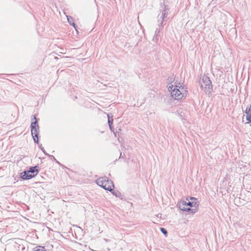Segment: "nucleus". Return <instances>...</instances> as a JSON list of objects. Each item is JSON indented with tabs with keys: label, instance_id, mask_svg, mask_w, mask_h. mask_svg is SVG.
Here are the masks:
<instances>
[{
	"label": "nucleus",
	"instance_id": "nucleus-1",
	"mask_svg": "<svg viewBox=\"0 0 251 251\" xmlns=\"http://www.w3.org/2000/svg\"><path fill=\"white\" fill-rule=\"evenodd\" d=\"M170 12V8L168 5H164L161 6L157 17L159 25L163 27L164 23H166L169 19L168 16Z\"/></svg>",
	"mask_w": 251,
	"mask_h": 251
},
{
	"label": "nucleus",
	"instance_id": "nucleus-2",
	"mask_svg": "<svg viewBox=\"0 0 251 251\" xmlns=\"http://www.w3.org/2000/svg\"><path fill=\"white\" fill-rule=\"evenodd\" d=\"M96 183L100 186L109 191H111L114 188L113 182L105 176L97 179Z\"/></svg>",
	"mask_w": 251,
	"mask_h": 251
},
{
	"label": "nucleus",
	"instance_id": "nucleus-3",
	"mask_svg": "<svg viewBox=\"0 0 251 251\" xmlns=\"http://www.w3.org/2000/svg\"><path fill=\"white\" fill-rule=\"evenodd\" d=\"M175 85L173 90L171 93V96L176 100H181L185 94L186 90L184 87H182V85Z\"/></svg>",
	"mask_w": 251,
	"mask_h": 251
},
{
	"label": "nucleus",
	"instance_id": "nucleus-4",
	"mask_svg": "<svg viewBox=\"0 0 251 251\" xmlns=\"http://www.w3.org/2000/svg\"><path fill=\"white\" fill-rule=\"evenodd\" d=\"M200 83L201 84V89L205 92H210L212 90L213 86L212 85L211 81L207 76L205 75H203L200 81Z\"/></svg>",
	"mask_w": 251,
	"mask_h": 251
},
{
	"label": "nucleus",
	"instance_id": "nucleus-5",
	"mask_svg": "<svg viewBox=\"0 0 251 251\" xmlns=\"http://www.w3.org/2000/svg\"><path fill=\"white\" fill-rule=\"evenodd\" d=\"M177 206L181 210L184 211H191L192 213H194L197 212L196 209H191L190 207L187 208L186 201H180V202L177 204Z\"/></svg>",
	"mask_w": 251,
	"mask_h": 251
},
{
	"label": "nucleus",
	"instance_id": "nucleus-6",
	"mask_svg": "<svg viewBox=\"0 0 251 251\" xmlns=\"http://www.w3.org/2000/svg\"><path fill=\"white\" fill-rule=\"evenodd\" d=\"M31 135L35 143H38V134L39 132V127L31 128Z\"/></svg>",
	"mask_w": 251,
	"mask_h": 251
},
{
	"label": "nucleus",
	"instance_id": "nucleus-7",
	"mask_svg": "<svg viewBox=\"0 0 251 251\" xmlns=\"http://www.w3.org/2000/svg\"><path fill=\"white\" fill-rule=\"evenodd\" d=\"M191 201H188V202H186L187 206H190L191 207H194V209H196L197 210V208L199 206V204L198 203V202L197 201V199L194 197H191L190 198Z\"/></svg>",
	"mask_w": 251,
	"mask_h": 251
},
{
	"label": "nucleus",
	"instance_id": "nucleus-8",
	"mask_svg": "<svg viewBox=\"0 0 251 251\" xmlns=\"http://www.w3.org/2000/svg\"><path fill=\"white\" fill-rule=\"evenodd\" d=\"M35 176V175H32L28 173V171H25L21 174V177L23 179H30Z\"/></svg>",
	"mask_w": 251,
	"mask_h": 251
},
{
	"label": "nucleus",
	"instance_id": "nucleus-9",
	"mask_svg": "<svg viewBox=\"0 0 251 251\" xmlns=\"http://www.w3.org/2000/svg\"><path fill=\"white\" fill-rule=\"evenodd\" d=\"M245 113L246 114L247 121L251 123V104L250 107H247L245 110Z\"/></svg>",
	"mask_w": 251,
	"mask_h": 251
},
{
	"label": "nucleus",
	"instance_id": "nucleus-10",
	"mask_svg": "<svg viewBox=\"0 0 251 251\" xmlns=\"http://www.w3.org/2000/svg\"><path fill=\"white\" fill-rule=\"evenodd\" d=\"M107 116L108 117V123L109 128L111 131H113L114 129H113V127L112 126V124H113L112 116H111V117H110L109 114H108L107 115Z\"/></svg>",
	"mask_w": 251,
	"mask_h": 251
},
{
	"label": "nucleus",
	"instance_id": "nucleus-11",
	"mask_svg": "<svg viewBox=\"0 0 251 251\" xmlns=\"http://www.w3.org/2000/svg\"><path fill=\"white\" fill-rule=\"evenodd\" d=\"M31 120H35V121L32 122L31 124L30 127L31 128H36V127H39V126L37 123V121L36 118V116L34 115H33L32 116Z\"/></svg>",
	"mask_w": 251,
	"mask_h": 251
},
{
	"label": "nucleus",
	"instance_id": "nucleus-12",
	"mask_svg": "<svg viewBox=\"0 0 251 251\" xmlns=\"http://www.w3.org/2000/svg\"><path fill=\"white\" fill-rule=\"evenodd\" d=\"M37 168V166L30 167L29 171H28V173L33 174V175H35V176H36L38 173V170Z\"/></svg>",
	"mask_w": 251,
	"mask_h": 251
},
{
	"label": "nucleus",
	"instance_id": "nucleus-13",
	"mask_svg": "<svg viewBox=\"0 0 251 251\" xmlns=\"http://www.w3.org/2000/svg\"><path fill=\"white\" fill-rule=\"evenodd\" d=\"M67 18L68 22L70 24V25H73L75 28V25L74 23V20L73 18L70 16H67Z\"/></svg>",
	"mask_w": 251,
	"mask_h": 251
},
{
	"label": "nucleus",
	"instance_id": "nucleus-14",
	"mask_svg": "<svg viewBox=\"0 0 251 251\" xmlns=\"http://www.w3.org/2000/svg\"><path fill=\"white\" fill-rule=\"evenodd\" d=\"M45 248L43 246H37L34 248L33 251H45Z\"/></svg>",
	"mask_w": 251,
	"mask_h": 251
},
{
	"label": "nucleus",
	"instance_id": "nucleus-15",
	"mask_svg": "<svg viewBox=\"0 0 251 251\" xmlns=\"http://www.w3.org/2000/svg\"><path fill=\"white\" fill-rule=\"evenodd\" d=\"M160 231H161V232L164 234L166 236H167V231L166 230V229L163 227H161L160 228Z\"/></svg>",
	"mask_w": 251,
	"mask_h": 251
},
{
	"label": "nucleus",
	"instance_id": "nucleus-16",
	"mask_svg": "<svg viewBox=\"0 0 251 251\" xmlns=\"http://www.w3.org/2000/svg\"><path fill=\"white\" fill-rule=\"evenodd\" d=\"M160 27L159 28H157L156 30L155 31V35H157V34L159 33L160 31L161 30L163 27L159 25Z\"/></svg>",
	"mask_w": 251,
	"mask_h": 251
},
{
	"label": "nucleus",
	"instance_id": "nucleus-17",
	"mask_svg": "<svg viewBox=\"0 0 251 251\" xmlns=\"http://www.w3.org/2000/svg\"><path fill=\"white\" fill-rule=\"evenodd\" d=\"M174 87H175V86H174L173 84H171L168 87V89L171 93L172 92V90H173Z\"/></svg>",
	"mask_w": 251,
	"mask_h": 251
},
{
	"label": "nucleus",
	"instance_id": "nucleus-18",
	"mask_svg": "<svg viewBox=\"0 0 251 251\" xmlns=\"http://www.w3.org/2000/svg\"><path fill=\"white\" fill-rule=\"evenodd\" d=\"M50 156H51V158H53V160H54L55 161H56V162L59 163V162L56 160V159L54 158V156H53L52 155H50Z\"/></svg>",
	"mask_w": 251,
	"mask_h": 251
},
{
	"label": "nucleus",
	"instance_id": "nucleus-19",
	"mask_svg": "<svg viewBox=\"0 0 251 251\" xmlns=\"http://www.w3.org/2000/svg\"><path fill=\"white\" fill-rule=\"evenodd\" d=\"M41 150L44 152V153L45 154H46V155H49V156H50V155H49V154H47V153L45 152V150L44 149V148L41 149Z\"/></svg>",
	"mask_w": 251,
	"mask_h": 251
},
{
	"label": "nucleus",
	"instance_id": "nucleus-20",
	"mask_svg": "<svg viewBox=\"0 0 251 251\" xmlns=\"http://www.w3.org/2000/svg\"><path fill=\"white\" fill-rule=\"evenodd\" d=\"M174 78L171 77V78H170V79H168V81L169 82H172L174 80Z\"/></svg>",
	"mask_w": 251,
	"mask_h": 251
},
{
	"label": "nucleus",
	"instance_id": "nucleus-21",
	"mask_svg": "<svg viewBox=\"0 0 251 251\" xmlns=\"http://www.w3.org/2000/svg\"><path fill=\"white\" fill-rule=\"evenodd\" d=\"M25 247H24V246H22V247H21V250H22V251H24V250H25Z\"/></svg>",
	"mask_w": 251,
	"mask_h": 251
},
{
	"label": "nucleus",
	"instance_id": "nucleus-22",
	"mask_svg": "<svg viewBox=\"0 0 251 251\" xmlns=\"http://www.w3.org/2000/svg\"><path fill=\"white\" fill-rule=\"evenodd\" d=\"M122 157V152L120 153V158Z\"/></svg>",
	"mask_w": 251,
	"mask_h": 251
}]
</instances>
